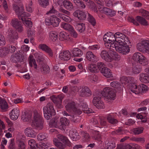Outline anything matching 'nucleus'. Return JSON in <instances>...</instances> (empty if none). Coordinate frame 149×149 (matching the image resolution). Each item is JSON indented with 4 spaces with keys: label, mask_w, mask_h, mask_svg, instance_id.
I'll list each match as a JSON object with an SVG mask.
<instances>
[{
    "label": "nucleus",
    "mask_w": 149,
    "mask_h": 149,
    "mask_svg": "<svg viewBox=\"0 0 149 149\" xmlns=\"http://www.w3.org/2000/svg\"><path fill=\"white\" fill-rule=\"evenodd\" d=\"M120 38L118 41L116 42L117 45L115 46L116 51L123 54H126L130 51L132 45L128 37L125 35V37Z\"/></svg>",
    "instance_id": "obj_1"
},
{
    "label": "nucleus",
    "mask_w": 149,
    "mask_h": 149,
    "mask_svg": "<svg viewBox=\"0 0 149 149\" xmlns=\"http://www.w3.org/2000/svg\"><path fill=\"white\" fill-rule=\"evenodd\" d=\"M58 139L54 138L53 139L54 144L59 149H64L66 146L70 147L71 143L67 138L61 134L57 135Z\"/></svg>",
    "instance_id": "obj_2"
},
{
    "label": "nucleus",
    "mask_w": 149,
    "mask_h": 149,
    "mask_svg": "<svg viewBox=\"0 0 149 149\" xmlns=\"http://www.w3.org/2000/svg\"><path fill=\"white\" fill-rule=\"evenodd\" d=\"M70 122L67 120L66 118H61L60 120L58 118L54 117L52 118L51 122L49 123V125L52 124V126L56 128L59 129L62 128L64 126H67L69 124Z\"/></svg>",
    "instance_id": "obj_3"
},
{
    "label": "nucleus",
    "mask_w": 149,
    "mask_h": 149,
    "mask_svg": "<svg viewBox=\"0 0 149 149\" xmlns=\"http://www.w3.org/2000/svg\"><path fill=\"white\" fill-rule=\"evenodd\" d=\"M44 116L47 120H50L52 115H55V111L54 109L53 104L49 102L43 108Z\"/></svg>",
    "instance_id": "obj_4"
},
{
    "label": "nucleus",
    "mask_w": 149,
    "mask_h": 149,
    "mask_svg": "<svg viewBox=\"0 0 149 149\" xmlns=\"http://www.w3.org/2000/svg\"><path fill=\"white\" fill-rule=\"evenodd\" d=\"M130 89L131 92L137 94L146 93L148 91V87L143 84L137 86L134 83H132L130 85Z\"/></svg>",
    "instance_id": "obj_5"
},
{
    "label": "nucleus",
    "mask_w": 149,
    "mask_h": 149,
    "mask_svg": "<svg viewBox=\"0 0 149 149\" xmlns=\"http://www.w3.org/2000/svg\"><path fill=\"white\" fill-rule=\"evenodd\" d=\"M42 121V118L41 116L36 111H35L33 112L32 126L36 127L39 130L42 129L43 127Z\"/></svg>",
    "instance_id": "obj_6"
},
{
    "label": "nucleus",
    "mask_w": 149,
    "mask_h": 149,
    "mask_svg": "<svg viewBox=\"0 0 149 149\" xmlns=\"http://www.w3.org/2000/svg\"><path fill=\"white\" fill-rule=\"evenodd\" d=\"M102 95L105 98L106 100H113L115 99L116 94L113 89L107 87L103 89L101 93Z\"/></svg>",
    "instance_id": "obj_7"
},
{
    "label": "nucleus",
    "mask_w": 149,
    "mask_h": 149,
    "mask_svg": "<svg viewBox=\"0 0 149 149\" xmlns=\"http://www.w3.org/2000/svg\"><path fill=\"white\" fill-rule=\"evenodd\" d=\"M38 63V68L40 69L41 72L44 74L49 73L50 69L49 67L44 62V59L41 56H39L37 59Z\"/></svg>",
    "instance_id": "obj_8"
},
{
    "label": "nucleus",
    "mask_w": 149,
    "mask_h": 149,
    "mask_svg": "<svg viewBox=\"0 0 149 149\" xmlns=\"http://www.w3.org/2000/svg\"><path fill=\"white\" fill-rule=\"evenodd\" d=\"M133 60L137 63H139L142 65H146L148 64L146 57L139 52L134 53L133 56Z\"/></svg>",
    "instance_id": "obj_9"
},
{
    "label": "nucleus",
    "mask_w": 149,
    "mask_h": 149,
    "mask_svg": "<svg viewBox=\"0 0 149 149\" xmlns=\"http://www.w3.org/2000/svg\"><path fill=\"white\" fill-rule=\"evenodd\" d=\"M65 107L66 110L69 113L73 111L75 114L79 115L82 112L81 110L76 108L75 103L73 102H68Z\"/></svg>",
    "instance_id": "obj_10"
},
{
    "label": "nucleus",
    "mask_w": 149,
    "mask_h": 149,
    "mask_svg": "<svg viewBox=\"0 0 149 149\" xmlns=\"http://www.w3.org/2000/svg\"><path fill=\"white\" fill-rule=\"evenodd\" d=\"M60 20L56 16L53 15L49 18H46L45 20L46 25H52L54 27L57 26L60 22Z\"/></svg>",
    "instance_id": "obj_11"
},
{
    "label": "nucleus",
    "mask_w": 149,
    "mask_h": 149,
    "mask_svg": "<svg viewBox=\"0 0 149 149\" xmlns=\"http://www.w3.org/2000/svg\"><path fill=\"white\" fill-rule=\"evenodd\" d=\"M13 9L15 11L16 14L21 17H24L25 15V13L24 11V8L23 6H20L19 5L14 4L13 5Z\"/></svg>",
    "instance_id": "obj_12"
},
{
    "label": "nucleus",
    "mask_w": 149,
    "mask_h": 149,
    "mask_svg": "<svg viewBox=\"0 0 149 149\" xmlns=\"http://www.w3.org/2000/svg\"><path fill=\"white\" fill-rule=\"evenodd\" d=\"M13 26L18 32H21L23 30L21 22L19 21L17 19L14 18L11 21Z\"/></svg>",
    "instance_id": "obj_13"
},
{
    "label": "nucleus",
    "mask_w": 149,
    "mask_h": 149,
    "mask_svg": "<svg viewBox=\"0 0 149 149\" xmlns=\"http://www.w3.org/2000/svg\"><path fill=\"white\" fill-rule=\"evenodd\" d=\"M103 40L105 42L116 43L115 37L111 32L105 34L103 36Z\"/></svg>",
    "instance_id": "obj_14"
},
{
    "label": "nucleus",
    "mask_w": 149,
    "mask_h": 149,
    "mask_svg": "<svg viewBox=\"0 0 149 149\" xmlns=\"http://www.w3.org/2000/svg\"><path fill=\"white\" fill-rule=\"evenodd\" d=\"M81 90L79 91L80 96L82 97H87L90 96L92 93L90 90L87 86H85L83 88H80Z\"/></svg>",
    "instance_id": "obj_15"
},
{
    "label": "nucleus",
    "mask_w": 149,
    "mask_h": 149,
    "mask_svg": "<svg viewBox=\"0 0 149 149\" xmlns=\"http://www.w3.org/2000/svg\"><path fill=\"white\" fill-rule=\"evenodd\" d=\"M71 57V54L68 51H62L59 54V57L62 60L67 61L69 60Z\"/></svg>",
    "instance_id": "obj_16"
},
{
    "label": "nucleus",
    "mask_w": 149,
    "mask_h": 149,
    "mask_svg": "<svg viewBox=\"0 0 149 149\" xmlns=\"http://www.w3.org/2000/svg\"><path fill=\"white\" fill-rule=\"evenodd\" d=\"M18 33L16 31L10 30L8 33V40L10 42L13 43L18 38Z\"/></svg>",
    "instance_id": "obj_17"
},
{
    "label": "nucleus",
    "mask_w": 149,
    "mask_h": 149,
    "mask_svg": "<svg viewBox=\"0 0 149 149\" xmlns=\"http://www.w3.org/2000/svg\"><path fill=\"white\" fill-rule=\"evenodd\" d=\"M73 15L74 17H77L79 19L81 20H85L86 17V14L82 11H75L73 13Z\"/></svg>",
    "instance_id": "obj_18"
},
{
    "label": "nucleus",
    "mask_w": 149,
    "mask_h": 149,
    "mask_svg": "<svg viewBox=\"0 0 149 149\" xmlns=\"http://www.w3.org/2000/svg\"><path fill=\"white\" fill-rule=\"evenodd\" d=\"M100 56L103 59L107 62H110L112 61L111 54L110 55L105 50H103L101 52Z\"/></svg>",
    "instance_id": "obj_19"
},
{
    "label": "nucleus",
    "mask_w": 149,
    "mask_h": 149,
    "mask_svg": "<svg viewBox=\"0 0 149 149\" xmlns=\"http://www.w3.org/2000/svg\"><path fill=\"white\" fill-rule=\"evenodd\" d=\"M86 56L87 59L89 61L93 63L96 62L97 61V56L91 52H87L86 53Z\"/></svg>",
    "instance_id": "obj_20"
},
{
    "label": "nucleus",
    "mask_w": 149,
    "mask_h": 149,
    "mask_svg": "<svg viewBox=\"0 0 149 149\" xmlns=\"http://www.w3.org/2000/svg\"><path fill=\"white\" fill-rule=\"evenodd\" d=\"M10 115V118L15 120L17 119L19 115V111L17 108L14 109L12 110Z\"/></svg>",
    "instance_id": "obj_21"
},
{
    "label": "nucleus",
    "mask_w": 149,
    "mask_h": 149,
    "mask_svg": "<svg viewBox=\"0 0 149 149\" xmlns=\"http://www.w3.org/2000/svg\"><path fill=\"white\" fill-rule=\"evenodd\" d=\"M39 47L48 53L49 56H52L53 53L50 48L45 44H41L39 46Z\"/></svg>",
    "instance_id": "obj_22"
},
{
    "label": "nucleus",
    "mask_w": 149,
    "mask_h": 149,
    "mask_svg": "<svg viewBox=\"0 0 149 149\" xmlns=\"http://www.w3.org/2000/svg\"><path fill=\"white\" fill-rule=\"evenodd\" d=\"M25 135L28 137L33 138L35 137L36 134L35 132L31 127H27L24 130Z\"/></svg>",
    "instance_id": "obj_23"
},
{
    "label": "nucleus",
    "mask_w": 149,
    "mask_h": 149,
    "mask_svg": "<svg viewBox=\"0 0 149 149\" xmlns=\"http://www.w3.org/2000/svg\"><path fill=\"white\" fill-rule=\"evenodd\" d=\"M64 97V95L63 94L59 95L57 96L54 95L52 96V99L54 103L60 104Z\"/></svg>",
    "instance_id": "obj_24"
},
{
    "label": "nucleus",
    "mask_w": 149,
    "mask_h": 149,
    "mask_svg": "<svg viewBox=\"0 0 149 149\" xmlns=\"http://www.w3.org/2000/svg\"><path fill=\"white\" fill-rule=\"evenodd\" d=\"M72 56L74 57H80L83 55L82 51L77 48H74L71 51Z\"/></svg>",
    "instance_id": "obj_25"
},
{
    "label": "nucleus",
    "mask_w": 149,
    "mask_h": 149,
    "mask_svg": "<svg viewBox=\"0 0 149 149\" xmlns=\"http://www.w3.org/2000/svg\"><path fill=\"white\" fill-rule=\"evenodd\" d=\"M100 72L103 75L107 78H109L112 77V74L111 70L105 67L104 69L100 70Z\"/></svg>",
    "instance_id": "obj_26"
},
{
    "label": "nucleus",
    "mask_w": 149,
    "mask_h": 149,
    "mask_svg": "<svg viewBox=\"0 0 149 149\" xmlns=\"http://www.w3.org/2000/svg\"><path fill=\"white\" fill-rule=\"evenodd\" d=\"M140 80L145 83H149V75L147 73H141L140 74Z\"/></svg>",
    "instance_id": "obj_27"
},
{
    "label": "nucleus",
    "mask_w": 149,
    "mask_h": 149,
    "mask_svg": "<svg viewBox=\"0 0 149 149\" xmlns=\"http://www.w3.org/2000/svg\"><path fill=\"white\" fill-rule=\"evenodd\" d=\"M87 68L91 72L96 73L99 72V69L97 68L96 65L94 63L88 64Z\"/></svg>",
    "instance_id": "obj_28"
},
{
    "label": "nucleus",
    "mask_w": 149,
    "mask_h": 149,
    "mask_svg": "<svg viewBox=\"0 0 149 149\" xmlns=\"http://www.w3.org/2000/svg\"><path fill=\"white\" fill-rule=\"evenodd\" d=\"M133 81V78L131 77L123 76L121 77L120 81L122 84H126L129 83H132Z\"/></svg>",
    "instance_id": "obj_29"
},
{
    "label": "nucleus",
    "mask_w": 149,
    "mask_h": 149,
    "mask_svg": "<svg viewBox=\"0 0 149 149\" xmlns=\"http://www.w3.org/2000/svg\"><path fill=\"white\" fill-rule=\"evenodd\" d=\"M0 108L2 110L6 111V109H8V104L6 101L0 97Z\"/></svg>",
    "instance_id": "obj_30"
},
{
    "label": "nucleus",
    "mask_w": 149,
    "mask_h": 149,
    "mask_svg": "<svg viewBox=\"0 0 149 149\" xmlns=\"http://www.w3.org/2000/svg\"><path fill=\"white\" fill-rule=\"evenodd\" d=\"M70 135L71 138L73 140L77 141L80 138V136L78 133L76 131H73L72 130H70Z\"/></svg>",
    "instance_id": "obj_31"
},
{
    "label": "nucleus",
    "mask_w": 149,
    "mask_h": 149,
    "mask_svg": "<svg viewBox=\"0 0 149 149\" xmlns=\"http://www.w3.org/2000/svg\"><path fill=\"white\" fill-rule=\"evenodd\" d=\"M102 12L105 14L109 15L110 16L112 17L115 15L114 12L112 11L111 9L106 7L103 8L102 10Z\"/></svg>",
    "instance_id": "obj_32"
},
{
    "label": "nucleus",
    "mask_w": 149,
    "mask_h": 149,
    "mask_svg": "<svg viewBox=\"0 0 149 149\" xmlns=\"http://www.w3.org/2000/svg\"><path fill=\"white\" fill-rule=\"evenodd\" d=\"M31 117V113L27 112H24L22 116V119L24 122L28 121Z\"/></svg>",
    "instance_id": "obj_33"
},
{
    "label": "nucleus",
    "mask_w": 149,
    "mask_h": 149,
    "mask_svg": "<svg viewBox=\"0 0 149 149\" xmlns=\"http://www.w3.org/2000/svg\"><path fill=\"white\" fill-rule=\"evenodd\" d=\"M63 4L65 7L69 10H71L74 8L72 3L68 1H63Z\"/></svg>",
    "instance_id": "obj_34"
},
{
    "label": "nucleus",
    "mask_w": 149,
    "mask_h": 149,
    "mask_svg": "<svg viewBox=\"0 0 149 149\" xmlns=\"http://www.w3.org/2000/svg\"><path fill=\"white\" fill-rule=\"evenodd\" d=\"M9 53V49L6 47L0 48V57H3Z\"/></svg>",
    "instance_id": "obj_35"
},
{
    "label": "nucleus",
    "mask_w": 149,
    "mask_h": 149,
    "mask_svg": "<svg viewBox=\"0 0 149 149\" xmlns=\"http://www.w3.org/2000/svg\"><path fill=\"white\" fill-rule=\"evenodd\" d=\"M136 19L137 21L141 24L144 26L148 25L147 21L143 17L137 16L136 17Z\"/></svg>",
    "instance_id": "obj_36"
},
{
    "label": "nucleus",
    "mask_w": 149,
    "mask_h": 149,
    "mask_svg": "<svg viewBox=\"0 0 149 149\" xmlns=\"http://www.w3.org/2000/svg\"><path fill=\"white\" fill-rule=\"evenodd\" d=\"M49 39L53 42H55L58 39V36L56 32L51 31L49 33Z\"/></svg>",
    "instance_id": "obj_37"
},
{
    "label": "nucleus",
    "mask_w": 149,
    "mask_h": 149,
    "mask_svg": "<svg viewBox=\"0 0 149 149\" xmlns=\"http://www.w3.org/2000/svg\"><path fill=\"white\" fill-rule=\"evenodd\" d=\"M29 65L31 67L33 66V65L34 68L35 69H37L38 67V65H37L35 60L33 58V56H30L29 57Z\"/></svg>",
    "instance_id": "obj_38"
},
{
    "label": "nucleus",
    "mask_w": 149,
    "mask_h": 149,
    "mask_svg": "<svg viewBox=\"0 0 149 149\" xmlns=\"http://www.w3.org/2000/svg\"><path fill=\"white\" fill-rule=\"evenodd\" d=\"M77 30L80 33H82L85 30V24L83 23H77L76 25Z\"/></svg>",
    "instance_id": "obj_39"
},
{
    "label": "nucleus",
    "mask_w": 149,
    "mask_h": 149,
    "mask_svg": "<svg viewBox=\"0 0 149 149\" xmlns=\"http://www.w3.org/2000/svg\"><path fill=\"white\" fill-rule=\"evenodd\" d=\"M132 72L134 74H138L141 70V68L137 65H134L132 67Z\"/></svg>",
    "instance_id": "obj_40"
},
{
    "label": "nucleus",
    "mask_w": 149,
    "mask_h": 149,
    "mask_svg": "<svg viewBox=\"0 0 149 149\" xmlns=\"http://www.w3.org/2000/svg\"><path fill=\"white\" fill-rule=\"evenodd\" d=\"M144 128L143 127H139L134 128L133 129V132L135 135H138L143 133Z\"/></svg>",
    "instance_id": "obj_41"
},
{
    "label": "nucleus",
    "mask_w": 149,
    "mask_h": 149,
    "mask_svg": "<svg viewBox=\"0 0 149 149\" xmlns=\"http://www.w3.org/2000/svg\"><path fill=\"white\" fill-rule=\"evenodd\" d=\"M137 49L140 52L144 53L146 52V48L140 42L137 45Z\"/></svg>",
    "instance_id": "obj_42"
},
{
    "label": "nucleus",
    "mask_w": 149,
    "mask_h": 149,
    "mask_svg": "<svg viewBox=\"0 0 149 149\" xmlns=\"http://www.w3.org/2000/svg\"><path fill=\"white\" fill-rule=\"evenodd\" d=\"M58 15L60 18H62L66 22H71V18L67 15L61 13H59Z\"/></svg>",
    "instance_id": "obj_43"
},
{
    "label": "nucleus",
    "mask_w": 149,
    "mask_h": 149,
    "mask_svg": "<svg viewBox=\"0 0 149 149\" xmlns=\"http://www.w3.org/2000/svg\"><path fill=\"white\" fill-rule=\"evenodd\" d=\"M88 22L93 26L95 25L96 22L95 20L93 17L89 13H88Z\"/></svg>",
    "instance_id": "obj_44"
},
{
    "label": "nucleus",
    "mask_w": 149,
    "mask_h": 149,
    "mask_svg": "<svg viewBox=\"0 0 149 149\" xmlns=\"http://www.w3.org/2000/svg\"><path fill=\"white\" fill-rule=\"evenodd\" d=\"M125 34L119 32L116 33L115 34H114V36L115 37L116 42L118 41L120 38H124L123 37H125Z\"/></svg>",
    "instance_id": "obj_45"
},
{
    "label": "nucleus",
    "mask_w": 149,
    "mask_h": 149,
    "mask_svg": "<svg viewBox=\"0 0 149 149\" xmlns=\"http://www.w3.org/2000/svg\"><path fill=\"white\" fill-rule=\"evenodd\" d=\"M125 34L119 32L116 33L115 34H114V36L115 37L116 42L118 41L120 38H124L123 37H125Z\"/></svg>",
    "instance_id": "obj_46"
},
{
    "label": "nucleus",
    "mask_w": 149,
    "mask_h": 149,
    "mask_svg": "<svg viewBox=\"0 0 149 149\" xmlns=\"http://www.w3.org/2000/svg\"><path fill=\"white\" fill-rule=\"evenodd\" d=\"M125 34L119 32L116 33L115 34H114V36L115 37L116 42L118 41L120 38H124L123 37H125Z\"/></svg>",
    "instance_id": "obj_47"
},
{
    "label": "nucleus",
    "mask_w": 149,
    "mask_h": 149,
    "mask_svg": "<svg viewBox=\"0 0 149 149\" xmlns=\"http://www.w3.org/2000/svg\"><path fill=\"white\" fill-rule=\"evenodd\" d=\"M107 118L109 122L111 124H115L117 123L118 122L116 119L113 118L111 116L110 114H108L107 117Z\"/></svg>",
    "instance_id": "obj_48"
},
{
    "label": "nucleus",
    "mask_w": 149,
    "mask_h": 149,
    "mask_svg": "<svg viewBox=\"0 0 149 149\" xmlns=\"http://www.w3.org/2000/svg\"><path fill=\"white\" fill-rule=\"evenodd\" d=\"M61 26L64 29L69 31L71 30V29L72 30V29L73 28V27L69 24L64 22L62 23Z\"/></svg>",
    "instance_id": "obj_49"
},
{
    "label": "nucleus",
    "mask_w": 149,
    "mask_h": 149,
    "mask_svg": "<svg viewBox=\"0 0 149 149\" xmlns=\"http://www.w3.org/2000/svg\"><path fill=\"white\" fill-rule=\"evenodd\" d=\"M59 40L61 41L67 40L68 38L66 33L64 32H61L59 33Z\"/></svg>",
    "instance_id": "obj_50"
},
{
    "label": "nucleus",
    "mask_w": 149,
    "mask_h": 149,
    "mask_svg": "<svg viewBox=\"0 0 149 149\" xmlns=\"http://www.w3.org/2000/svg\"><path fill=\"white\" fill-rule=\"evenodd\" d=\"M130 140L136 142H140L142 143L145 142V139L143 137H132L130 138Z\"/></svg>",
    "instance_id": "obj_51"
},
{
    "label": "nucleus",
    "mask_w": 149,
    "mask_h": 149,
    "mask_svg": "<svg viewBox=\"0 0 149 149\" xmlns=\"http://www.w3.org/2000/svg\"><path fill=\"white\" fill-rule=\"evenodd\" d=\"M140 13H141V15L147 19H149V12L144 10L141 9Z\"/></svg>",
    "instance_id": "obj_52"
},
{
    "label": "nucleus",
    "mask_w": 149,
    "mask_h": 149,
    "mask_svg": "<svg viewBox=\"0 0 149 149\" xmlns=\"http://www.w3.org/2000/svg\"><path fill=\"white\" fill-rule=\"evenodd\" d=\"M21 19L23 21H24V24H26V25L28 27L29 29H30L32 26V22L29 20H26L25 18H22L21 17Z\"/></svg>",
    "instance_id": "obj_53"
},
{
    "label": "nucleus",
    "mask_w": 149,
    "mask_h": 149,
    "mask_svg": "<svg viewBox=\"0 0 149 149\" xmlns=\"http://www.w3.org/2000/svg\"><path fill=\"white\" fill-rule=\"evenodd\" d=\"M17 143L18 145V149H25V145L23 141L18 140Z\"/></svg>",
    "instance_id": "obj_54"
},
{
    "label": "nucleus",
    "mask_w": 149,
    "mask_h": 149,
    "mask_svg": "<svg viewBox=\"0 0 149 149\" xmlns=\"http://www.w3.org/2000/svg\"><path fill=\"white\" fill-rule=\"evenodd\" d=\"M34 31L32 29H28V36L30 38L31 40L33 39V37L34 35Z\"/></svg>",
    "instance_id": "obj_55"
},
{
    "label": "nucleus",
    "mask_w": 149,
    "mask_h": 149,
    "mask_svg": "<svg viewBox=\"0 0 149 149\" xmlns=\"http://www.w3.org/2000/svg\"><path fill=\"white\" fill-rule=\"evenodd\" d=\"M6 43V41L4 37L0 33V46H3Z\"/></svg>",
    "instance_id": "obj_56"
},
{
    "label": "nucleus",
    "mask_w": 149,
    "mask_h": 149,
    "mask_svg": "<svg viewBox=\"0 0 149 149\" xmlns=\"http://www.w3.org/2000/svg\"><path fill=\"white\" fill-rule=\"evenodd\" d=\"M39 2L40 4L43 7H45V6L48 5L49 4L48 0H39Z\"/></svg>",
    "instance_id": "obj_57"
},
{
    "label": "nucleus",
    "mask_w": 149,
    "mask_h": 149,
    "mask_svg": "<svg viewBox=\"0 0 149 149\" xmlns=\"http://www.w3.org/2000/svg\"><path fill=\"white\" fill-rule=\"evenodd\" d=\"M100 124L102 126H105L107 125L106 120L104 117H100Z\"/></svg>",
    "instance_id": "obj_58"
},
{
    "label": "nucleus",
    "mask_w": 149,
    "mask_h": 149,
    "mask_svg": "<svg viewBox=\"0 0 149 149\" xmlns=\"http://www.w3.org/2000/svg\"><path fill=\"white\" fill-rule=\"evenodd\" d=\"M100 101H102L101 100V97H94L92 101L93 104L95 106L97 105V104Z\"/></svg>",
    "instance_id": "obj_59"
},
{
    "label": "nucleus",
    "mask_w": 149,
    "mask_h": 149,
    "mask_svg": "<svg viewBox=\"0 0 149 149\" xmlns=\"http://www.w3.org/2000/svg\"><path fill=\"white\" fill-rule=\"evenodd\" d=\"M97 68L99 69V71L104 69L105 67L104 63L103 62H98L97 63Z\"/></svg>",
    "instance_id": "obj_60"
},
{
    "label": "nucleus",
    "mask_w": 149,
    "mask_h": 149,
    "mask_svg": "<svg viewBox=\"0 0 149 149\" xmlns=\"http://www.w3.org/2000/svg\"><path fill=\"white\" fill-rule=\"evenodd\" d=\"M15 55L17 58L18 62H22L23 58V57L22 56V54L19 53H16Z\"/></svg>",
    "instance_id": "obj_61"
},
{
    "label": "nucleus",
    "mask_w": 149,
    "mask_h": 149,
    "mask_svg": "<svg viewBox=\"0 0 149 149\" xmlns=\"http://www.w3.org/2000/svg\"><path fill=\"white\" fill-rule=\"evenodd\" d=\"M28 143L31 148L34 146L35 145L36 146V147H38L37 144L36 143L35 140L33 139H31L29 140Z\"/></svg>",
    "instance_id": "obj_62"
},
{
    "label": "nucleus",
    "mask_w": 149,
    "mask_h": 149,
    "mask_svg": "<svg viewBox=\"0 0 149 149\" xmlns=\"http://www.w3.org/2000/svg\"><path fill=\"white\" fill-rule=\"evenodd\" d=\"M37 139L39 141H42L46 139L45 134L43 133L39 134L37 136Z\"/></svg>",
    "instance_id": "obj_63"
},
{
    "label": "nucleus",
    "mask_w": 149,
    "mask_h": 149,
    "mask_svg": "<svg viewBox=\"0 0 149 149\" xmlns=\"http://www.w3.org/2000/svg\"><path fill=\"white\" fill-rule=\"evenodd\" d=\"M95 106L98 109H103L104 107L103 103L102 101L99 102L97 104V105H95Z\"/></svg>",
    "instance_id": "obj_64"
}]
</instances>
